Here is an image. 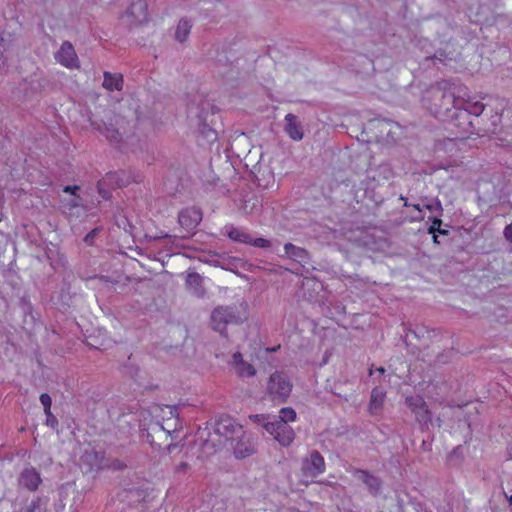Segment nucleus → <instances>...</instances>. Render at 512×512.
Listing matches in <instances>:
<instances>
[{
	"instance_id": "28",
	"label": "nucleus",
	"mask_w": 512,
	"mask_h": 512,
	"mask_svg": "<svg viewBox=\"0 0 512 512\" xmlns=\"http://www.w3.org/2000/svg\"><path fill=\"white\" fill-rule=\"evenodd\" d=\"M109 186L111 185L105 177L102 180H100L97 184L98 192L104 199H108L110 197V192L109 190L106 189V187Z\"/></svg>"
},
{
	"instance_id": "39",
	"label": "nucleus",
	"mask_w": 512,
	"mask_h": 512,
	"mask_svg": "<svg viewBox=\"0 0 512 512\" xmlns=\"http://www.w3.org/2000/svg\"><path fill=\"white\" fill-rule=\"evenodd\" d=\"M380 125L382 127H391L392 126V123L391 122H388V121H384L382 123H380Z\"/></svg>"
},
{
	"instance_id": "4",
	"label": "nucleus",
	"mask_w": 512,
	"mask_h": 512,
	"mask_svg": "<svg viewBox=\"0 0 512 512\" xmlns=\"http://www.w3.org/2000/svg\"><path fill=\"white\" fill-rule=\"evenodd\" d=\"M245 317L236 306H220L213 310L211 315L212 326L214 330L223 333L227 324H238Z\"/></svg>"
},
{
	"instance_id": "43",
	"label": "nucleus",
	"mask_w": 512,
	"mask_h": 512,
	"mask_svg": "<svg viewBox=\"0 0 512 512\" xmlns=\"http://www.w3.org/2000/svg\"><path fill=\"white\" fill-rule=\"evenodd\" d=\"M509 503L512 505V495L509 497Z\"/></svg>"
},
{
	"instance_id": "42",
	"label": "nucleus",
	"mask_w": 512,
	"mask_h": 512,
	"mask_svg": "<svg viewBox=\"0 0 512 512\" xmlns=\"http://www.w3.org/2000/svg\"><path fill=\"white\" fill-rule=\"evenodd\" d=\"M391 133H392V130H391V128H389L387 131V136H390Z\"/></svg>"
},
{
	"instance_id": "7",
	"label": "nucleus",
	"mask_w": 512,
	"mask_h": 512,
	"mask_svg": "<svg viewBox=\"0 0 512 512\" xmlns=\"http://www.w3.org/2000/svg\"><path fill=\"white\" fill-rule=\"evenodd\" d=\"M301 471L307 478H315L325 472V460L319 451L313 450L303 458Z\"/></svg>"
},
{
	"instance_id": "17",
	"label": "nucleus",
	"mask_w": 512,
	"mask_h": 512,
	"mask_svg": "<svg viewBox=\"0 0 512 512\" xmlns=\"http://www.w3.org/2000/svg\"><path fill=\"white\" fill-rule=\"evenodd\" d=\"M19 482L22 486L34 491L41 483L40 474L34 468L25 469L20 475Z\"/></svg>"
},
{
	"instance_id": "16",
	"label": "nucleus",
	"mask_w": 512,
	"mask_h": 512,
	"mask_svg": "<svg viewBox=\"0 0 512 512\" xmlns=\"http://www.w3.org/2000/svg\"><path fill=\"white\" fill-rule=\"evenodd\" d=\"M386 397V392L382 388L375 387L370 396V402L368 406L369 413L371 415H378L381 413L384 401Z\"/></svg>"
},
{
	"instance_id": "8",
	"label": "nucleus",
	"mask_w": 512,
	"mask_h": 512,
	"mask_svg": "<svg viewBox=\"0 0 512 512\" xmlns=\"http://www.w3.org/2000/svg\"><path fill=\"white\" fill-rule=\"evenodd\" d=\"M267 432L282 446H290L295 439V432L285 421H273L267 424Z\"/></svg>"
},
{
	"instance_id": "38",
	"label": "nucleus",
	"mask_w": 512,
	"mask_h": 512,
	"mask_svg": "<svg viewBox=\"0 0 512 512\" xmlns=\"http://www.w3.org/2000/svg\"><path fill=\"white\" fill-rule=\"evenodd\" d=\"M166 238H172V236L168 235V234H161V235H158V236H155V239H166Z\"/></svg>"
},
{
	"instance_id": "33",
	"label": "nucleus",
	"mask_w": 512,
	"mask_h": 512,
	"mask_svg": "<svg viewBox=\"0 0 512 512\" xmlns=\"http://www.w3.org/2000/svg\"><path fill=\"white\" fill-rule=\"evenodd\" d=\"M98 233V229L95 228L93 229L92 231H90L84 238V242L89 244V245H92L93 244V241H94V238L95 236L97 235Z\"/></svg>"
},
{
	"instance_id": "12",
	"label": "nucleus",
	"mask_w": 512,
	"mask_h": 512,
	"mask_svg": "<svg viewBox=\"0 0 512 512\" xmlns=\"http://www.w3.org/2000/svg\"><path fill=\"white\" fill-rule=\"evenodd\" d=\"M353 475L356 479L360 480L367 486L368 491L373 496H377L380 493L382 482L378 477L370 474L366 470L361 469H355Z\"/></svg>"
},
{
	"instance_id": "6",
	"label": "nucleus",
	"mask_w": 512,
	"mask_h": 512,
	"mask_svg": "<svg viewBox=\"0 0 512 512\" xmlns=\"http://www.w3.org/2000/svg\"><path fill=\"white\" fill-rule=\"evenodd\" d=\"M292 390V385L288 379L279 372H275L270 376L268 383V392L273 400L284 402Z\"/></svg>"
},
{
	"instance_id": "11",
	"label": "nucleus",
	"mask_w": 512,
	"mask_h": 512,
	"mask_svg": "<svg viewBox=\"0 0 512 512\" xmlns=\"http://www.w3.org/2000/svg\"><path fill=\"white\" fill-rule=\"evenodd\" d=\"M55 59L57 62L68 68L76 67L78 62L74 47L68 41H65L60 46V49L55 54Z\"/></svg>"
},
{
	"instance_id": "18",
	"label": "nucleus",
	"mask_w": 512,
	"mask_h": 512,
	"mask_svg": "<svg viewBox=\"0 0 512 512\" xmlns=\"http://www.w3.org/2000/svg\"><path fill=\"white\" fill-rule=\"evenodd\" d=\"M187 289L197 297L205 295V288L203 286V278L196 272L188 273L186 277Z\"/></svg>"
},
{
	"instance_id": "40",
	"label": "nucleus",
	"mask_w": 512,
	"mask_h": 512,
	"mask_svg": "<svg viewBox=\"0 0 512 512\" xmlns=\"http://www.w3.org/2000/svg\"><path fill=\"white\" fill-rule=\"evenodd\" d=\"M437 223H439V224H440V223H441V221H435V222H434V224L430 227V232H433V231H434V229H435V224H437Z\"/></svg>"
},
{
	"instance_id": "2",
	"label": "nucleus",
	"mask_w": 512,
	"mask_h": 512,
	"mask_svg": "<svg viewBox=\"0 0 512 512\" xmlns=\"http://www.w3.org/2000/svg\"><path fill=\"white\" fill-rule=\"evenodd\" d=\"M188 116L194 121L198 131L209 141L217 139V133L213 129L215 118V106L206 98L198 96L188 105Z\"/></svg>"
},
{
	"instance_id": "21",
	"label": "nucleus",
	"mask_w": 512,
	"mask_h": 512,
	"mask_svg": "<svg viewBox=\"0 0 512 512\" xmlns=\"http://www.w3.org/2000/svg\"><path fill=\"white\" fill-rule=\"evenodd\" d=\"M226 235L233 241L248 244L252 242V236L243 229L234 227L233 225L225 226Z\"/></svg>"
},
{
	"instance_id": "13",
	"label": "nucleus",
	"mask_w": 512,
	"mask_h": 512,
	"mask_svg": "<svg viewBox=\"0 0 512 512\" xmlns=\"http://www.w3.org/2000/svg\"><path fill=\"white\" fill-rule=\"evenodd\" d=\"M231 446L237 458H245L255 452L250 437L245 432L244 436H237L236 440L231 443Z\"/></svg>"
},
{
	"instance_id": "41",
	"label": "nucleus",
	"mask_w": 512,
	"mask_h": 512,
	"mask_svg": "<svg viewBox=\"0 0 512 512\" xmlns=\"http://www.w3.org/2000/svg\"><path fill=\"white\" fill-rule=\"evenodd\" d=\"M377 371L381 374H383L385 372V369L383 367H379L377 368Z\"/></svg>"
},
{
	"instance_id": "29",
	"label": "nucleus",
	"mask_w": 512,
	"mask_h": 512,
	"mask_svg": "<svg viewBox=\"0 0 512 512\" xmlns=\"http://www.w3.org/2000/svg\"><path fill=\"white\" fill-rule=\"evenodd\" d=\"M39 399H40L41 404L44 407V413L51 411L52 399H51L50 395L47 393H42L40 395Z\"/></svg>"
},
{
	"instance_id": "31",
	"label": "nucleus",
	"mask_w": 512,
	"mask_h": 512,
	"mask_svg": "<svg viewBox=\"0 0 512 512\" xmlns=\"http://www.w3.org/2000/svg\"><path fill=\"white\" fill-rule=\"evenodd\" d=\"M24 512H41L40 499L32 500L24 509Z\"/></svg>"
},
{
	"instance_id": "3",
	"label": "nucleus",
	"mask_w": 512,
	"mask_h": 512,
	"mask_svg": "<svg viewBox=\"0 0 512 512\" xmlns=\"http://www.w3.org/2000/svg\"><path fill=\"white\" fill-rule=\"evenodd\" d=\"M214 435L215 437L207 438L203 442V449L207 452L216 451L217 447L223 444L222 438L233 443L237 436H244V429L241 425L236 423L235 420L226 417L217 421Z\"/></svg>"
},
{
	"instance_id": "19",
	"label": "nucleus",
	"mask_w": 512,
	"mask_h": 512,
	"mask_svg": "<svg viewBox=\"0 0 512 512\" xmlns=\"http://www.w3.org/2000/svg\"><path fill=\"white\" fill-rule=\"evenodd\" d=\"M105 178L113 188L127 186L131 181L138 182V180L132 179L130 173L126 171L110 172L106 174Z\"/></svg>"
},
{
	"instance_id": "14",
	"label": "nucleus",
	"mask_w": 512,
	"mask_h": 512,
	"mask_svg": "<svg viewBox=\"0 0 512 512\" xmlns=\"http://www.w3.org/2000/svg\"><path fill=\"white\" fill-rule=\"evenodd\" d=\"M231 364L240 377H252L256 373L255 368L250 363L244 361L242 354L239 352L232 355Z\"/></svg>"
},
{
	"instance_id": "30",
	"label": "nucleus",
	"mask_w": 512,
	"mask_h": 512,
	"mask_svg": "<svg viewBox=\"0 0 512 512\" xmlns=\"http://www.w3.org/2000/svg\"><path fill=\"white\" fill-rule=\"evenodd\" d=\"M249 245H253L255 247H260V248H269L271 243L269 240L267 239H264V238H253L252 237V242L248 243Z\"/></svg>"
},
{
	"instance_id": "32",
	"label": "nucleus",
	"mask_w": 512,
	"mask_h": 512,
	"mask_svg": "<svg viewBox=\"0 0 512 512\" xmlns=\"http://www.w3.org/2000/svg\"><path fill=\"white\" fill-rule=\"evenodd\" d=\"M46 415V425L51 426L52 428L57 427L58 420L57 418L52 414L51 411L45 412Z\"/></svg>"
},
{
	"instance_id": "25",
	"label": "nucleus",
	"mask_w": 512,
	"mask_h": 512,
	"mask_svg": "<svg viewBox=\"0 0 512 512\" xmlns=\"http://www.w3.org/2000/svg\"><path fill=\"white\" fill-rule=\"evenodd\" d=\"M296 420V412L293 408L285 407L279 411V416H273V421H285L286 424Z\"/></svg>"
},
{
	"instance_id": "1",
	"label": "nucleus",
	"mask_w": 512,
	"mask_h": 512,
	"mask_svg": "<svg viewBox=\"0 0 512 512\" xmlns=\"http://www.w3.org/2000/svg\"><path fill=\"white\" fill-rule=\"evenodd\" d=\"M450 94L453 97L452 105L455 109L453 115H450V125L459 127L464 133L469 132L472 126L471 116H480L484 111L485 105L471 97L467 87L455 86L450 84Z\"/></svg>"
},
{
	"instance_id": "24",
	"label": "nucleus",
	"mask_w": 512,
	"mask_h": 512,
	"mask_svg": "<svg viewBox=\"0 0 512 512\" xmlns=\"http://www.w3.org/2000/svg\"><path fill=\"white\" fill-rule=\"evenodd\" d=\"M191 28L192 24L188 20L181 19L176 27L175 39L180 43L185 42L190 34Z\"/></svg>"
},
{
	"instance_id": "26",
	"label": "nucleus",
	"mask_w": 512,
	"mask_h": 512,
	"mask_svg": "<svg viewBox=\"0 0 512 512\" xmlns=\"http://www.w3.org/2000/svg\"><path fill=\"white\" fill-rule=\"evenodd\" d=\"M98 469L110 468L112 470H123L126 468V463L119 459L107 460V462H99L96 464Z\"/></svg>"
},
{
	"instance_id": "20",
	"label": "nucleus",
	"mask_w": 512,
	"mask_h": 512,
	"mask_svg": "<svg viewBox=\"0 0 512 512\" xmlns=\"http://www.w3.org/2000/svg\"><path fill=\"white\" fill-rule=\"evenodd\" d=\"M285 255L289 258L297 261L298 263H307L309 260V253L302 247L295 246L292 243H286L284 245Z\"/></svg>"
},
{
	"instance_id": "23",
	"label": "nucleus",
	"mask_w": 512,
	"mask_h": 512,
	"mask_svg": "<svg viewBox=\"0 0 512 512\" xmlns=\"http://www.w3.org/2000/svg\"><path fill=\"white\" fill-rule=\"evenodd\" d=\"M97 130H99L110 142L118 144L121 141V134L112 125L103 124L102 126L98 123H92Z\"/></svg>"
},
{
	"instance_id": "15",
	"label": "nucleus",
	"mask_w": 512,
	"mask_h": 512,
	"mask_svg": "<svg viewBox=\"0 0 512 512\" xmlns=\"http://www.w3.org/2000/svg\"><path fill=\"white\" fill-rule=\"evenodd\" d=\"M285 122V132L289 135V137L295 141L302 140L303 129L300 122L297 119V116L289 113L285 116Z\"/></svg>"
},
{
	"instance_id": "27",
	"label": "nucleus",
	"mask_w": 512,
	"mask_h": 512,
	"mask_svg": "<svg viewBox=\"0 0 512 512\" xmlns=\"http://www.w3.org/2000/svg\"><path fill=\"white\" fill-rule=\"evenodd\" d=\"M249 419L254 423L262 425L266 431H267V424L273 422V416L264 415V414L250 415Z\"/></svg>"
},
{
	"instance_id": "34",
	"label": "nucleus",
	"mask_w": 512,
	"mask_h": 512,
	"mask_svg": "<svg viewBox=\"0 0 512 512\" xmlns=\"http://www.w3.org/2000/svg\"><path fill=\"white\" fill-rule=\"evenodd\" d=\"M80 197L79 196H74L68 203H67V206L72 209V208H75V207H79L80 206Z\"/></svg>"
},
{
	"instance_id": "5",
	"label": "nucleus",
	"mask_w": 512,
	"mask_h": 512,
	"mask_svg": "<svg viewBox=\"0 0 512 512\" xmlns=\"http://www.w3.org/2000/svg\"><path fill=\"white\" fill-rule=\"evenodd\" d=\"M148 5L145 0H133L122 15V21L128 26H137L147 22Z\"/></svg>"
},
{
	"instance_id": "35",
	"label": "nucleus",
	"mask_w": 512,
	"mask_h": 512,
	"mask_svg": "<svg viewBox=\"0 0 512 512\" xmlns=\"http://www.w3.org/2000/svg\"><path fill=\"white\" fill-rule=\"evenodd\" d=\"M505 238L512 243V222L504 229Z\"/></svg>"
},
{
	"instance_id": "22",
	"label": "nucleus",
	"mask_w": 512,
	"mask_h": 512,
	"mask_svg": "<svg viewBox=\"0 0 512 512\" xmlns=\"http://www.w3.org/2000/svg\"><path fill=\"white\" fill-rule=\"evenodd\" d=\"M103 87L109 91H120L123 88V77L121 74L104 72Z\"/></svg>"
},
{
	"instance_id": "10",
	"label": "nucleus",
	"mask_w": 512,
	"mask_h": 512,
	"mask_svg": "<svg viewBox=\"0 0 512 512\" xmlns=\"http://www.w3.org/2000/svg\"><path fill=\"white\" fill-rule=\"evenodd\" d=\"M202 220V213L200 209L195 207H190L182 210L179 213L178 221L179 224L186 229L187 231H191L198 226V224Z\"/></svg>"
},
{
	"instance_id": "37",
	"label": "nucleus",
	"mask_w": 512,
	"mask_h": 512,
	"mask_svg": "<svg viewBox=\"0 0 512 512\" xmlns=\"http://www.w3.org/2000/svg\"><path fill=\"white\" fill-rule=\"evenodd\" d=\"M187 466H188V465H187V463L182 462V463H180V464L176 467V470H177V471H184V470H186Z\"/></svg>"
},
{
	"instance_id": "44",
	"label": "nucleus",
	"mask_w": 512,
	"mask_h": 512,
	"mask_svg": "<svg viewBox=\"0 0 512 512\" xmlns=\"http://www.w3.org/2000/svg\"><path fill=\"white\" fill-rule=\"evenodd\" d=\"M440 233L446 234V230H441Z\"/></svg>"
},
{
	"instance_id": "45",
	"label": "nucleus",
	"mask_w": 512,
	"mask_h": 512,
	"mask_svg": "<svg viewBox=\"0 0 512 512\" xmlns=\"http://www.w3.org/2000/svg\"><path fill=\"white\" fill-rule=\"evenodd\" d=\"M434 241H435V242H438V240H437V236H436V235H434Z\"/></svg>"
},
{
	"instance_id": "9",
	"label": "nucleus",
	"mask_w": 512,
	"mask_h": 512,
	"mask_svg": "<svg viewBox=\"0 0 512 512\" xmlns=\"http://www.w3.org/2000/svg\"><path fill=\"white\" fill-rule=\"evenodd\" d=\"M405 403L415 414L418 422L426 424L431 421L430 411L422 397L418 395L406 397Z\"/></svg>"
},
{
	"instance_id": "36",
	"label": "nucleus",
	"mask_w": 512,
	"mask_h": 512,
	"mask_svg": "<svg viewBox=\"0 0 512 512\" xmlns=\"http://www.w3.org/2000/svg\"><path fill=\"white\" fill-rule=\"evenodd\" d=\"M79 189H80V188H79V186H77V185H74V186H65V187L63 188V192H65V193H70V194H72L73 196H77V195H76V192H77Z\"/></svg>"
}]
</instances>
